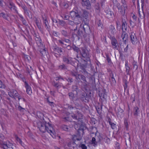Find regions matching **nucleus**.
Wrapping results in <instances>:
<instances>
[{
	"label": "nucleus",
	"mask_w": 149,
	"mask_h": 149,
	"mask_svg": "<svg viewBox=\"0 0 149 149\" xmlns=\"http://www.w3.org/2000/svg\"><path fill=\"white\" fill-rule=\"evenodd\" d=\"M117 116L118 117H121L123 116L124 115V111L120 108L118 109L117 111H116Z\"/></svg>",
	"instance_id": "24"
},
{
	"label": "nucleus",
	"mask_w": 149,
	"mask_h": 149,
	"mask_svg": "<svg viewBox=\"0 0 149 149\" xmlns=\"http://www.w3.org/2000/svg\"><path fill=\"white\" fill-rule=\"evenodd\" d=\"M58 43L60 44L62 47H66V46L67 45V44H65L64 43V40L62 39L58 40Z\"/></svg>",
	"instance_id": "33"
},
{
	"label": "nucleus",
	"mask_w": 149,
	"mask_h": 149,
	"mask_svg": "<svg viewBox=\"0 0 149 149\" xmlns=\"http://www.w3.org/2000/svg\"><path fill=\"white\" fill-rule=\"evenodd\" d=\"M70 14L72 17H75L79 16L80 14H79L77 11H72L70 12Z\"/></svg>",
	"instance_id": "27"
},
{
	"label": "nucleus",
	"mask_w": 149,
	"mask_h": 149,
	"mask_svg": "<svg viewBox=\"0 0 149 149\" xmlns=\"http://www.w3.org/2000/svg\"><path fill=\"white\" fill-rule=\"evenodd\" d=\"M53 50L55 52H58L59 54L63 52L62 48L57 46L54 48Z\"/></svg>",
	"instance_id": "28"
},
{
	"label": "nucleus",
	"mask_w": 149,
	"mask_h": 149,
	"mask_svg": "<svg viewBox=\"0 0 149 149\" xmlns=\"http://www.w3.org/2000/svg\"><path fill=\"white\" fill-rule=\"evenodd\" d=\"M99 95L101 99H106L107 97V95L106 93L105 90L103 89L101 91H99Z\"/></svg>",
	"instance_id": "15"
},
{
	"label": "nucleus",
	"mask_w": 149,
	"mask_h": 149,
	"mask_svg": "<svg viewBox=\"0 0 149 149\" xmlns=\"http://www.w3.org/2000/svg\"><path fill=\"white\" fill-rule=\"evenodd\" d=\"M0 88H5V86L2 83V81L0 80Z\"/></svg>",
	"instance_id": "57"
},
{
	"label": "nucleus",
	"mask_w": 149,
	"mask_h": 149,
	"mask_svg": "<svg viewBox=\"0 0 149 149\" xmlns=\"http://www.w3.org/2000/svg\"><path fill=\"white\" fill-rule=\"evenodd\" d=\"M63 40L64 42L66 43V44H67V45L68 44H71V41L70 40L65 38Z\"/></svg>",
	"instance_id": "49"
},
{
	"label": "nucleus",
	"mask_w": 149,
	"mask_h": 149,
	"mask_svg": "<svg viewBox=\"0 0 149 149\" xmlns=\"http://www.w3.org/2000/svg\"><path fill=\"white\" fill-rule=\"evenodd\" d=\"M15 138L17 141L22 146H23V145L22 144V142L21 139L17 136H15Z\"/></svg>",
	"instance_id": "46"
},
{
	"label": "nucleus",
	"mask_w": 149,
	"mask_h": 149,
	"mask_svg": "<svg viewBox=\"0 0 149 149\" xmlns=\"http://www.w3.org/2000/svg\"><path fill=\"white\" fill-rule=\"evenodd\" d=\"M109 120H109V124L111 125V128L113 129H114L116 128V124L111 122L110 121L111 119L110 118L109 119Z\"/></svg>",
	"instance_id": "38"
},
{
	"label": "nucleus",
	"mask_w": 149,
	"mask_h": 149,
	"mask_svg": "<svg viewBox=\"0 0 149 149\" xmlns=\"http://www.w3.org/2000/svg\"><path fill=\"white\" fill-rule=\"evenodd\" d=\"M106 57H107V60L109 63V65L111 64H112V63L111 60V59L109 57V55H106Z\"/></svg>",
	"instance_id": "48"
},
{
	"label": "nucleus",
	"mask_w": 149,
	"mask_h": 149,
	"mask_svg": "<svg viewBox=\"0 0 149 149\" xmlns=\"http://www.w3.org/2000/svg\"><path fill=\"white\" fill-rule=\"evenodd\" d=\"M68 95L70 99L73 101L74 98V94L72 92H70L68 93Z\"/></svg>",
	"instance_id": "39"
},
{
	"label": "nucleus",
	"mask_w": 149,
	"mask_h": 149,
	"mask_svg": "<svg viewBox=\"0 0 149 149\" xmlns=\"http://www.w3.org/2000/svg\"><path fill=\"white\" fill-rule=\"evenodd\" d=\"M61 34L65 37H67L69 36V33L66 30H62L61 31Z\"/></svg>",
	"instance_id": "31"
},
{
	"label": "nucleus",
	"mask_w": 149,
	"mask_h": 149,
	"mask_svg": "<svg viewBox=\"0 0 149 149\" xmlns=\"http://www.w3.org/2000/svg\"><path fill=\"white\" fill-rule=\"evenodd\" d=\"M83 13L82 14L81 16V17H83L84 18H85L86 19V18L88 16V13L87 12V11L86 10H82Z\"/></svg>",
	"instance_id": "35"
},
{
	"label": "nucleus",
	"mask_w": 149,
	"mask_h": 149,
	"mask_svg": "<svg viewBox=\"0 0 149 149\" xmlns=\"http://www.w3.org/2000/svg\"><path fill=\"white\" fill-rule=\"evenodd\" d=\"M96 140L97 141V142L98 143L103 144V138L100 135L96 136Z\"/></svg>",
	"instance_id": "21"
},
{
	"label": "nucleus",
	"mask_w": 149,
	"mask_h": 149,
	"mask_svg": "<svg viewBox=\"0 0 149 149\" xmlns=\"http://www.w3.org/2000/svg\"><path fill=\"white\" fill-rule=\"evenodd\" d=\"M13 146L12 144H5L3 143L1 145V147L3 149H12V146Z\"/></svg>",
	"instance_id": "16"
},
{
	"label": "nucleus",
	"mask_w": 149,
	"mask_h": 149,
	"mask_svg": "<svg viewBox=\"0 0 149 149\" xmlns=\"http://www.w3.org/2000/svg\"><path fill=\"white\" fill-rule=\"evenodd\" d=\"M91 144L94 147L97 146L98 143L97 142L96 138L95 137H93L92 138V140H91Z\"/></svg>",
	"instance_id": "26"
},
{
	"label": "nucleus",
	"mask_w": 149,
	"mask_h": 149,
	"mask_svg": "<svg viewBox=\"0 0 149 149\" xmlns=\"http://www.w3.org/2000/svg\"><path fill=\"white\" fill-rule=\"evenodd\" d=\"M116 149H120V144L118 143L117 142L115 146Z\"/></svg>",
	"instance_id": "60"
},
{
	"label": "nucleus",
	"mask_w": 149,
	"mask_h": 149,
	"mask_svg": "<svg viewBox=\"0 0 149 149\" xmlns=\"http://www.w3.org/2000/svg\"><path fill=\"white\" fill-rule=\"evenodd\" d=\"M72 91H73L76 92V95H78V92H79V89L78 87L77 86H73L72 87Z\"/></svg>",
	"instance_id": "36"
},
{
	"label": "nucleus",
	"mask_w": 149,
	"mask_h": 149,
	"mask_svg": "<svg viewBox=\"0 0 149 149\" xmlns=\"http://www.w3.org/2000/svg\"><path fill=\"white\" fill-rule=\"evenodd\" d=\"M125 66L126 68V72L127 74L130 75L129 72L130 67L128 65V62L127 61H126L125 62Z\"/></svg>",
	"instance_id": "32"
},
{
	"label": "nucleus",
	"mask_w": 149,
	"mask_h": 149,
	"mask_svg": "<svg viewBox=\"0 0 149 149\" xmlns=\"http://www.w3.org/2000/svg\"><path fill=\"white\" fill-rule=\"evenodd\" d=\"M134 115V116L137 117L139 113L140 110L139 108L137 107H134L133 109Z\"/></svg>",
	"instance_id": "25"
},
{
	"label": "nucleus",
	"mask_w": 149,
	"mask_h": 149,
	"mask_svg": "<svg viewBox=\"0 0 149 149\" xmlns=\"http://www.w3.org/2000/svg\"><path fill=\"white\" fill-rule=\"evenodd\" d=\"M34 20L39 30L40 31H42V29L41 26V23L40 22L39 20L36 17H35Z\"/></svg>",
	"instance_id": "20"
},
{
	"label": "nucleus",
	"mask_w": 149,
	"mask_h": 149,
	"mask_svg": "<svg viewBox=\"0 0 149 149\" xmlns=\"http://www.w3.org/2000/svg\"><path fill=\"white\" fill-rule=\"evenodd\" d=\"M71 117L73 118V119L75 120L77 123V124H74V125H77L79 124V122H81V119L83 118V116L82 114L79 111H77L76 113H73L71 115Z\"/></svg>",
	"instance_id": "4"
},
{
	"label": "nucleus",
	"mask_w": 149,
	"mask_h": 149,
	"mask_svg": "<svg viewBox=\"0 0 149 149\" xmlns=\"http://www.w3.org/2000/svg\"><path fill=\"white\" fill-rule=\"evenodd\" d=\"M9 95L12 98L15 99V97L18 96L19 94L16 90L14 89H12L8 93Z\"/></svg>",
	"instance_id": "14"
},
{
	"label": "nucleus",
	"mask_w": 149,
	"mask_h": 149,
	"mask_svg": "<svg viewBox=\"0 0 149 149\" xmlns=\"http://www.w3.org/2000/svg\"><path fill=\"white\" fill-rule=\"evenodd\" d=\"M130 25L131 26L132 28H134L135 25V24L134 22L132 21L131 20L130 21Z\"/></svg>",
	"instance_id": "55"
},
{
	"label": "nucleus",
	"mask_w": 149,
	"mask_h": 149,
	"mask_svg": "<svg viewBox=\"0 0 149 149\" xmlns=\"http://www.w3.org/2000/svg\"><path fill=\"white\" fill-rule=\"evenodd\" d=\"M77 134L74 137L76 140L80 141L81 139V137L84 133V130L81 127L78 129Z\"/></svg>",
	"instance_id": "7"
},
{
	"label": "nucleus",
	"mask_w": 149,
	"mask_h": 149,
	"mask_svg": "<svg viewBox=\"0 0 149 149\" xmlns=\"http://www.w3.org/2000/svg\"><path fill=\"white\" fill-rule=\"evenodd\" d=\"M38 127L42 132L45 133L47 131L52 136L54 135V131L52 125L49 123L40 122L38 123Z\"/></svg>",
	"instance_id": "1"
},
{
	"label": "nucleus",
	"mask_w": 149,
	"mask_h": 149,
	"mask_svg": "<svg viewBox=\"0 0 149 149\" xmlns=\"http://www.w3.org/2000/svg\"><path fill=\"white\" fill-rule=\"evenodd\" d=\"M18 110L20 112L24 113L25 111V109L22 107L20 106H19L17 107Z\"/></svg>",
	"instance_id": "42"
},
{
	"label": "nucleus",
	"mask_w": 149,
	"mask_h": 149,
	"mask_svg": "<svg viewBox=\"0 0 149 149\" xmlns=\"http://www.w3.org/2000/svg\"><path fill=\"white\" fill-rule=\"evenodd\" d=\"M72 48L74 51L77 53L80 51L79 48L74 45L72 46Z\"/></svg>",
	"instance_id": "41"
},
{
	"label": "nucleus",
	"mask_w": 149,
	"mask_h": 149,
	"mask_svg": "<svg viewBox=\"0 0 149 149\" xmlns=\"http://www.w3.org/2000/svg\"><path fill=\"white\" fill-rule=\"evenodd\" d=\"M68 146L71 148V149H75V148H77V145L75 143V142L73 141H70L67 144Z\"/></svg>",
	"instance_id": "17"
},
{
	"label": "nucleus",
	"mask_w": 149,
	"mask_h": 149,
	"mask_svg": "<svg viewBox=\"0 0 149 149\" xmlns=\"http://www.w3.org/2000/svg\"><path fill=\"white\" fill-rule=\"evenodd\" d=\"M97 24L98 27H100L101 28H102V27L103 26V24L101 22L100 20H99L98 22L97 23Z\"/></svg>",
	"instance_id": "54"
},
{
	"label": "nucleus",
	"mask_w": 149,
	"mask_h": 149,
	"mask_svg": "<svg viewBox=\"0 0 149 149\" xmlns=\"http://www.w3.org/2000/svg\"><path fill=\"white\" fill-rule=\"evenodd\" d=\"M64 121L65 122H70L73 123L74 124H77V122L76 121L73 120H72L70 118L68 117H65L63 118Z\"/></svg>",
	"instance_id": "29"
},
{
	"label": "nucleus",
	"mask_w": 149,
	"mask_h": 149,
	"mask_svg": "<svg viewBox=\"0 0 149 149\" xmlns=\"http://www.w3.org/2000/svg\"><path fill=\"white\" fill-rule=\"evenodd\" d=\"M67 23L69 24L72 26H73L75 24L74 20L71 21L70 20V19L67 22Z\"/></svg>",
	"instance_id": "51"
},
{
	"label": "nucleus",
	"mask_w": 149,
	"mask_h": 149,
	"mask_svg": "<svg viewBox=\"0 0 149 149\" xmlns=\"http://www.w3.org/2000/svg\"><path fill=\"white\" fill-rule=\"evenodd\" d=\"M42 18L43 20V23L45 25V27L46 28V29L48 31H49L50 26L49 25L47 19L46 17H44L42 16Z\"/></svg>",
	"instance_id": "18"
},
{
	"label": "nucleus",
	"mask_w": 149,
	"mask_h": 149,
	"mask_svg": "<svg viewBox=\"0 0 149 149\" xmlns=\"http://www.w3.org/2000/svg\"><path fill=\"white\" fill-rule=\"evenodd\" d=\"M111 40L113 48L114 49L118 50L119 48L118 43L115 37L113 36L111 37Z\"/></svg>",
	"instance_id": "6"
},
{
	"label": "nucleus",
	"mask_w": 149,
	"mask_h": 149,
	"mask_svg": "<svg viewBox=\"0 0 149 149\" xmlns=\"http://www.w3.org/2000/svg\"><path fill=\"white\" fill-rule=\"evenodd\" d=\"M95 8L96 10L99 11L100 10L99 4L98 3H96L95 5Z\"/></svg>",
	"instance_id": "50"
},
{
	"label": "nucleus",
	"mask_w": 149,
	"mask_h": 149,
	"mask_svg": "<svg viewBox=\"0 0 149 149\" xmlns=\"http://www.w3.org/2000/svg\"><path fill=\"white\" fill-rule=\"evenodd\" d=\"M80 27L81 28L82 30L85 32V33L86 34H89L90 32V29L89 26L87 24L84 25L81 24Z\"/></svg>",
	"instance_id": "9"
},
{
	"label": "nucleus",
	"mask_w": 149,
	"mask_h": 149,
	"mask_svg": "<svg viewBox=\"0 0 149 149\" xmlns=\"http://www.w3.org/2000/svg\"><path fill=\"white\" fill-rule=\"evenodd\" d=\"M59 69L60 70H64L66 69V67L64 64L59 65L58 67Z\"/></svg>",
	"instance_id": "45"
},
{
	"label": "nucleus",
	"mask_w": 149,
	"mask_h": 149,
	"mask_svg": "<svg viewBox=\"0 0 149 149\" xmlns=\"http://www.w3.org/2000/svg\"><path fill=\"white\" fill-rule=\"evenodd\" d=\"M81 51L80 52L81 58L85 61H89L91 63L90 57L91 56L89 52L84 48H81Z\"/></svg>",
	"instance_id": "3"
},
{
	"label": "nucleus",
	"mask_w": 149,
	"mask_h": 149,
	"mask_svg": "<svg viewBox=\"0 0 149 149\" xmlns=\"http://www.w3.org/2000/svg\"><path fill=\"white\" fill-rule=\"evenodd\" d=\"M143 11L142 13H143V16H142L141 15V14L140 13L139 10V16L140 18L141 19L145 17V15H144V13L143 12V11Z\"/></svg>",
	"instance_id": "59"
},
{
	"label": "nucleus",
	"mask_w": 149,
	"mask_h": 149,
	"mask_svg": "<svg viewBox=\"0 0 149 149\" xmlns=\"http://www.w3.org/2000/svg\"><path fill=\"white\" fill-rule=\"evenodd\" d=\"M79 99L82 102H88V99L87 94L85 93H82L79 95Z\"/></svg>",
	"instance_id": "13"
},
{
	"label": "nucleus",
	"mask_w": 149,
	"mask_h": 149,
	"mask_svg": "<svg viewBox=\"0 0 149 149\" xmlns=\"http://www.w3.org/2000/svg\"><path fill=\"white\" fill-rule=\"evenodd\" d=\"M127 25L125 21L122 22V33L121 35V37L125 44H127L128 40V36L127 33L125 32L127 30Z\"/></svg>",
	"instance_id": "2"
},
{
	"label": "nucleus",
	"mask_w": 149,
	"mask_h": 149,
	"mask_svg": "<svg viewBox=\"0 0 149 149\" xmlns=\"http://www.w3.org/2000/svg\"><path fill=\"white\" fill-rule=\"evenodd\" d=\"M26 89V92L29 95H31L32 94L31 88L28 84H26V85L25 86Z\"/></svg>",
	"instance_id": "23"
},
{
	"label": "nucleus",
	"mask_w": 149,
	"mask_h": 149,
	"mask_svg": "<svg viewBox=\"0 0 149 149\" xmlns=\"http://www.w3.org/2000/svg\"><path fill=\"white\" fill-rule=\"evenodd\" d=\"M46 49H41L40 50V53L42 55H44L46 53Z\"/></svg>",
	"instance_id": "53"
},
{
	"label": "nucleus",
	"mask_w": 149,
	"mask_h": 149,
	"mask_svg": "<svg viewBox=\"0 0 149 149\" xmlns=\"http://www.w3.org/2000/svg\"><path fill=\"white\" fill-rule=\"evenodd\" d=\"M80 15L79 16L74 17V21L75 24L77 25L81 23L82 19Z\"/></svg>",
	"instance_id": "19"
},
{
	"label": "nucleus",
	"mask_w": 149,
	"mask_h": 149,
	"mask_svg": "<svg viewBox=\"0 0 149 149\" xmlns=\"http://www.w3.org/2000/svg\"><path fill=\"white\" fill-rule=\"evenodd\" d=\"M71 74L72 76L75 77L78 75L77 73L75 72H72L71 73Z\"/></svg>",
	"instance_id": "64"
},
{
	"label": "nucleus",
	"mask_w": 149,
	"mask_h": 149,
	"mask_svg": "<svg viewBox=\"0 0 149 149\" xmlns=\"http://www.w3.org/2000/svg\"><path fill=\"white\" fill-rule=\"evenodd\" d=\"M68 108L73 113H76L77 111H78L77 108L74 107H72L71 106H69Z\"/></svg>",
	"instance_id": "34"
},
{
	"label": "nucleus",
	"mask_w": 149,
	"mask_h": 149,
	"mask_svg": "<svg viewBox=\"0 0 149 149\" xmlns=\"http://www.w3.org/2000/svg\"><path fill=\"white\" fill-rule=\"evenodd\" d=\"M53 85L56 88H59L61 87V85L59 84L58 83H56L54 81L53 82Z\"/></svg>",
	"instance_id": "43"
},
{
	"label": "nucleus",
	"mask_w": 149,
	"mask_h": 149,
	"mask_svg": "<svg viewBox=\"0 0 149 149\" xmlns=\"http://www.w3.org/2000/svg\"><path fill=\"white\" fill-rule=\"evenodd\" d=\"M130 39L133 44H136L137 42V39L135 33L134 32H132L130 36Z\"/></svg>",
	"instance_id": "11"
},
{
	"label": "nucleus",
	"mask_w": 149,
	"mask_h": 149,
	"mask_svg": "<svg viewBox=\"0 0 149 149\" xmlns=\"http://www.w3.org/2000/svg\"><path fill=\"white\" fill-rule=\"evenodd\" d=\"M109 80L112 84H114L116 83V81L115 78L111 79L110 78H109Z\"/></svg>",
	"instance_id": "56"
},
{
	"label": "nucleus",
	"mask_w": 149,
	"mask_h": 149,
	"mask_svg": "<svg viewBox=\"0 0 149 149\" xmlns=\"http://www.w3.org/2000/svg\"><path fill=\"white\" fill-rule=\"evenodd\" d=\"M62 128L64 130L66 131H68L69 130V128L65 125H63L61 126Z\"/></svg>",
	"instance_id": "47"
},
{
	"label": "nucleus",
	"mask_w": 149,
	"mask_h": 149,
	"mask_svg": "<svg viewBox=\"0 0 149 149\" xmlns=\"http://www.w3.org/2000/svg\"><path fill=\"white\" fill-rule=\"evenodd\" d=\"M59 23L60 25L63 27H65L66 25V23L65 22L62 20H59Z\"/></svg>",
	"instance_id": "40"
},
{
	"label": "nucleus",
	"mask_w": 149,
	"mask_h": 149,
	"mask_svg": "<svg viewBox=\"0 0 149 149\" xmlns=\"http://www.w3.org/2000/svg\"><path fill=\"white\" fill-rule=\"evenodd\" d=\"M37 44L39 46L40 45L41 43V40L39 37H36L35 38Z\"/></svg>",
	"instance_id": "37"
},
{
	"label": "nucleus",
	"mask_w": 149,
	"mask_h": 149,
	"mask_svg": "<svg viewBox=\"0 0 149 149\" xmlns=\"http://www.w3.org/2000/svg\"><path fill=\"white\" fill-rule=\"evenodd\" d=\"M73 58L70 57L63 56V62L68 64H70L75 67L76 62L73 60Z\"/></svg>",
	"instance_id": "5"
},
{
	"label": "nucleus",
	"mask_w": 149,
	"mask_h": 149,
	"mask_svg": "<svg viewBox=\"0 0 149 149\" xmlns=\"http://www.w3.org/2000/svg\"><path fill=\"white\" fill-rule=\"evenodd\" d=\"M8 7L11 10H13L16 13L17 12V11L16 9V7L14 6L13 3H10L8 5Z\"/></svg>",
	"instance_id": "22"
},
{
	"label": "nucleus",
	"mask_w": 149,
	"mask_h": 149,
	"mask_svg": "<svg viewBox=\"0 0 149 149\" xmlns=\"http://www.w3.org/2000/svg\"><path fill=\"white\" fill-rule=\"evenodd\" d=\"M80 79H81L83 81L82 82H84L86 81V77L83 75L81 74L80 75Z\"/></svg>",
	"instance_id": "52"
},
{
	"label": "nucleus",
	"mask_w": 149,
	"mask_h": 149,
	"mask_svg": "<svg viewBox=\"0 0 149 149\" xmlns=\"http://www.w3.org/2000/svg\"><path fill=\"white\" fill-rule=\"evenodd\" d=\"M76 35L78 37V39L82 37H85L86 36V35L85 33V32H84L81 28L80 27H79Z\"/></svg>",
	"instance_id": "12"
},
{
	"label": "nucleus",
	"mask_w": 149,
	"mask_h": 149,
	"mask_svg": "<svg viewBox=\"0 0 149 149\" xmlns=\"http://www.w3.org/2000/svg\"><path fill=\"white\" fill-rule=\"evenodd\" d=\"M82 82V81H81ZM83 83V86H84V88H86L87 87V86L88 85V82L86 81H84V82H82Z\"/></svg>",
	"instance_id": "61"
},
{
	"label": "nucleus",
	"mask_w": 149,
	"mask_h": 149,
	"mask_svg": "<svg viewBox=\"0 0 149 149\" xmlns=\"http://www.w3.org/2000/svg\"><path fill=\"white\" fill-rule=\"evenodd\" d=\"M81 147L82 149H87V146L84 144H82L81 145Z\"/></svg>",
	"instance_id": "62"
},
{
	"label": "nucleus",
	"mask_w": 149,
	"mask_h": 149,
	"mask_svg": "<svg viewBox=\"0 0 149 149\" xmlns=\"http://www.w3.org/2000/svg\"><path fill=\"white\" fill-rule=\"evenodd\" d=\"M0 16L1 17H2L4 19H6V16L3 13H0Z\"/></svg>",
	"instance_id": "63"
},
{
	"label": "nucleus",
	"mask_w": 149,
	"mask_h": 149,
	"mask_svg": "<svg viewBox=\"0 0 149 149\" xmlns=\"http://www.w3.org/2000/svg\"><path fill=\"white\" fill-rule=\"evenodd\" d=\"M109 31L110 32L112 35H114L116 33V30L114 27L112 25H111L109 28Z\"/></svg>",
	"instance_id": "30"
},
{
	"label": "nucleus",
	"mask_w": 149,
	"mask_h": 149,
	"mask_svg": "<svg viewBox=\"0 0 149 149\" xmlns=\"http://www.w3.org/2000/svg\"><path fill=\"white\" fill-rule=\"evenodd\" d=\"M70 17L68 15H64V19L68 20V21L70 20Z\"/></svg>",
	"instance_id": "58"
},
{
	"label": "nucleus",
	"mask_w": 149,
	"mask_h": 149,
	"mask_svg": "<svg viewBox=\"0 0 149 149\" xmlns=\"http://www.w3.org/2000/svg\"><path fill=\"white\" fill-rule=\"evenodd\" d=\"M81 3L83 6L86 7L87 9L91 8V5L89 0H81Z\"/></svg>",
	"instance_id": "10"
},
{
	"label": "nucleus",
	"mask_w": 149,
	"mask_h": 149,
	"mask_svg": "<svg viewBox=\"0 0 149 149\" xmlns=\"http://www.w3.org/2000/svg\"><path fill=\"white\" fill-rule=\"evenodd\" d=\"M110 141V139L107 137H105L103 138V142H105L106 143L108 144Z\"/></svg>",
	"instance_id": "44"
},
{
	"label": "nucleus",
	"mask_w": 149,
	"mask_h": 149,
	"mask_svg": "<svg viewBox=\"0 0 149 149\" xmlns=\"http://www.w3.org/2000/svg\"><path fill=\"white\" fill-rule=\"evenodd\" d=\"M118 9L119 11L122 14H124L125 13V10L127 9V6L125 3L123 2L122 5L120 6V5H118L117 6Z\"/></svg>",
	"instance_id": "8"
}]
</instances>
